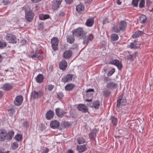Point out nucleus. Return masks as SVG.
Wrapping results in <instances>:
<instances>
[{
	"label": "nucleus",
	"instance_id": "31",
	"mask_svg": "<svg viewBox=\"0 0 153 153\" xmlns=\"http://www.w3.org/2000/svg\"><path fill=\"white\" fill-rule=\"evenodd\" d=\"M76 9L77 11L80 13L82 11L84 10V7L83 4H80L76 6Z\"/></svg>",
	"mask_w": 153,
	"mask_h": 153
},
{
	"label": "nucleus",
	"instance_id": "54",
	"mask_svg": "<svg viewBox=\"0 0 153 153\" xmlns=\"http://www.w3.org/2000/svg\"><path fill=\"white\" fill-rule=\"evenodd\" d=\"M41 0H31V1L33 3H36L38 2H39Z\"/></svg>",
	"mask_w": 153,
	"mask_h": 153
},
{
	"label": "nucleus",
	"instance_id": "45",
	"mask_svg": "<svg viewBox=\"0 0 153 153\" xmlns=\"http://www.w3.org/2000/svg\"><path fill=\"white\" fill-rule=\"evenodd\" d=\"M135 57L136 56L135 54H130L127 56V59L130 60H133Z\"/></svg>",
	"mask_w": 153,
	"mask_h": 153
},
{
	"label": "nucleus",
	"instance_id": "7",
	"mask_svg": "<svg viewBox=\"0 0 153 153\" xmlns=\"http://www.w3.org/2000/svg\"><path fill=\"white\" fill-rule=\"evenodd\" d=\"M51 42L53 49L54 51L58 49L59 40L57 37H54L51 40Z\"/></svg>",
	"mask_w": 153,
	"mask_h": 153
},
{
	"label": "nucleus",
	"instance_id": "33",
	"mask_svg": "<svg viewBox=\"0 0 153 153\" xmlns=\"http://www.w3.org/2000/svg\"><path fill=\"white\" fill-rule=\"evenodd\" d=\"M97 130L96 129H93L89 135L91 139H94L96 136Z\"/></svg>",
	"mask_w": 153,
	"mask_h": 153
},
{
	"label": "nucleus",
	"instance_id": "4",
	"mask_svg": "<svg viewBox=\"0 0 153 153\" xmlns=\"http://www.w3.org/2000/svg\"><path fill=\"white\" fill-rule=\"evenodd\" d=\"M123 96L121 95L118 97L117 100V107L124 106L126 104L127 100L124 98H123Z\"/></svg>",
	"mask_w": 153,
	"mask_h": 153
},
{
	"label": "nucleus",
	"instance_id": "6",
	"mask_svg": "<svg viewBox=\"0 0 153 153\" xmlns=\"http://www.w3.org/2000/svg\"><path fill=\"white\" fill-rule=\"evenodd\" d=\"M139 1V7L140 8H143L144 7L145 0H132V5L133 6L137 7L138 6V1Z\"/></svg>",
	"mask_w": 153,
	"mask_h": 153
},
{
	"label": "nucleus",
	"instance_id": "24",
	"mask_svg": "<svg viewBox=\"0 0 153 153\" xmlns=\"http://www.w3.org/2000/svg\"><path fill=\"white\" fill-rule=\"evenodd\" d=\"M72 55V52L70 50H68L65 52L63 54V58L67 59L71 57Z\"/></svg>",
	"mask_w": 153,
	"mask_h": 153
},
{
	"label": "nucleus",
	"instance_id": "62",
	"mask_svg": "<svg viewBox=\"0 0 153 153\" xmlns=\"http://www.w3.org/2000/svg\"><path fill=\"white\" fill-rule=\"evenodd\" d=\"M3 58L1 55H0V62H1Z\"/></svg>",
	"mask_w": 153,
	"mask_h": 153
},
{
	"label": "nucleus",
	"instance_id": "60",
	"mask_svg": "<svg viewBox=\"0 0 153 153\" xmlns=\"http://www.w3.org/2000/svg\"><path fill=\"white\" fill-rule=\"evenodd\" d=\"M85 101L88 102H90L92 101V99H86Z\"/></svg>",
	"mask_w": 153,
	"mask_h": 153
},
{
	"label": "nucleus",
	"instance_id": "34",
	"mask_svg": "<svg viewBox=\"0 0 153 153\" xmlns=\"http://www.w3.org/2000/svg\"><path fill=\"white\" fill-rule=\"evenodd\" d=\"M143 32L142 31L138 30L136 31L132 35V37L133 38L138 37L142 35L143 33Z\"/></svg>",
	"mask_w": 153,
	"mask_h": 153
},
{
	"label": "nucleus",
	"instance_id": "3",
	"mask_svg": "<svg viewBox=\"0 0 153 153\" xmlns=\"http://www.w3.org/2000/svg\"><path fill=\"white\" fill-rule=\"evenodd\" d=\"M25 18L26 20L28 22H31L34 16V14L32 11H30L29 7L25 9Z\"/></svg>",
	"mask_w": 153,
	"mask_h": 153
},
{
	"label": "nucleus",
	"instance_id": "11",
	"mask_svg": "<svg viewBox=\"0 0 153 153\" xmlns=\"http://www.w3.org/2000/svg\"><path fill=\"white\" fill-rule=\"evenodd\" d=\"M43 95L42 92L40 91H34L32 92L31 96L33 99L38 98L40 97Z\"/></svg>",
	"mask_w": 153,
	"mask_h": 153
},
{
	"label": "nucleus",
	"instance_id": "53",
	"mask_svg": "<svg viewBox=\"0 0 153 153\" xmlns=\"http://www.w3.org/2000/svg\"><path fill=\"white\" fill-rule=\"evenodd\" d=\"M94 90L92 88H89L88 89L86 92H94Z\"/></svg>",
	"mask_w": 153,
	"mask_h": 153
},
{
	"label": "nucleus",
	"instance_id": "42",
	"mask_svg": "<svg viewBox=\"0 0 153 153\" xmlns=\"http://www.w3.org/2000/svg\"><path fill=\"white\" fill-rule=\"evenodd\" d=\"M15 107L11 108L9 109L8 111L9 114H10V115H12L13 114H14V113L15 112Z\"/></svg>",
	"mask_w": 153,
	"mask_h": 153
},
{
	"label": "nucleus",
	"instance_id": "17",
	"mask_svg": "<svg viewBox=\"0 0 153 153\" xmlns=\"http://www.w3.org/2000/svg\"><path fill=\"white\" fill-rule=\"evenodd\" d=\"M67 66V62L64 59H62L59 63V68L62 70L65 69Z\"/></svg>",
	"mask_w": 153,
	"mask_h": 153
},
{
	"label": "nucleus",
	"instance_id": "29",
	"mask_svg": "<svg viewBox=\"0 0 153 153\" xmlns=\"http://www.w3.org/2000/svg\"><path fill=\"white\" fill-rule=\"evenodd\" d=\"M74 85L72 83H70L67 85L65 87L66 90L70 91L72 90L74 87Z\"/></svg>",
	"mask_w": 153,
	"mask_h": 153
},
{
	"label": "nucleus",
	"instance_id": "37",
	"mask_svg": "<svg viewBox=\"0 0 153 153\" xmlns=\"http://www.w3.org/2000/svg\"><path fill=\"white\" fill-rule=\"evenodd\" d=\"M110 120L113 125L116 126L117 125V118L115 117L114 116H112L110 118Z\"/></svg>",
	"mask_w": 153,
	"mask_h": 153
},
{
	"label": "nucleus",
	"instance_id": "64",
	"mask_svg": "<svg viewBox=\"0 0 153 153\" xmlns=\"http://www.w3.org/2000/svg\"><path fill=\"white\" fill-rule=\"evenodd\" d=\"M52 67H50V68H49V70H51V71L52 70Z\"/></svg>",
	"mask_w": 153,
	"mask_h": 153
},
{
	"label": "nucleus",
	"instance_id": "18",
	"mask_svg": "<svg viewBox=\"0 0 153 153\" xmlns=\"http://www.w3.org/2000/svg\"><path fill=\"white\" fill-rule=\"evenodd\" d=\"M7 135V133L5 130H0V141H3L4 140Z\"/></svg>",
	"mask_w": 153,
	"mask_h": 153
},
{
	"label": "nucleus",
	"instance_id": "14",
	"mask_svg": "<svg viewBox=\"0 0 153 153\" xmlns=\"http://www.w3.org/2000/svg\"><path fill=\"white\" fill-rule=\"evenodd\" d=\"M86 37L85 38L83 41V43L84 45H86L90 41H91L94 38V36L92 34H88Z\"/></svg>",
	"mask_w": 153,
	"mask_h": 153
},
{
	"label": "nucleus",
	"instance_id": "63",
	"mask_svg": "<svg viewBox=\"0 0 153 153\" xmlns=\"http://www.w3.org/2000/svg\"><path fill=\"white\" fill-rule=\"evenodd\" d=\"M108 79L107 78H105V79H104V80L105 81H107V80Z\"/></svg>",
	"mask_w": 153,
	"mask_h": 153
},
{
	"label": "nucleus",
	"instance_id": "35",
	"mask_svg": "<svg viewBox=\"0 0 153 153\" xmlns=\"http://www.w3.org/2000/svg\"><path fill=\"white\" fill-rule=\"evenodd\" d=\"M137 44H136V41H134L133 42H131L130 45L128 46V48L131 49L137 48L138 47L137 46Z\"/></svg>",
	"mask_w": 153,
	"mask_h": 153
},
{
	"label": "nucleus",
	"instance_id": "1",
	"mask_svg": "<svg viewBox=\"0 0 153 153\" xmlns=\"http://www.w3.org/2000/svg\"><path fill=\"white\" fill-rule=\"evenodd\" d=\"M127 26V24L124 20L121 21L117 25H115L112 27V31L116 33H120L121 31H124Z\"/></svg>",
	"mask_w": 153,
	"mask_h": 153
},
{
	"label": "nucleus",
	"instance_id": "20",
	"mask_svg": "<svg viewBox=\"0 0 153 153\" xmlns=\"http://www.w3.org/2000/svg\"><path fill=\"white\" fill-rule=\"evenodd\" d=\"M44 77L42 74H39L35 77V79L37 82L40 83L43 81Z\"/></svg>",
	"mask_w": 153,
	"mask_h": 153
},
{
	"label": "nucleus",
	"instance_id": "15",
	"mask_svg": "<svg viewBox=\"0 0 153 153\" xmlns=\"http://www.w3.org/2000/svg\"><path fill=\"white\" fill-rule=\"evenodd\" d=\"M73 78L72 75L68 74L65 76L61 80V81L65 83L66 82H70L71 81Z\"/></svg>",
	"mask_w": 153,
	"mask_h": 153
},
{
	"label": "nucleus",
	"instance_id": "57",
	"mask_svg": "<svg viewBox=\"0 0 153 153\" xmlns=\"http://www.w3.org/2000/svg\"><path fill=\"white\" fill-rule=\"evenodd\" d=\"M120 0H117V3L118 5H120L121 4V2L120 1Z\"/></svg>",
	"mask_w": 153,
	"mask_h": 153
},
{
	"label": "nucleus",
	"instance_id": "39",
	"mask_svg": "<svg viewBox=\"0 0 153 153\" xmlns=\"http://www.w3.org/2000/svg\"><path fill=\"white\" fill-rule=\"evenodd\" d=\"M111 39L113 41H116L119 39L118 35L115 33H113L111 35Z\"/></svg>",
	"mask_w": 153,
	"mask_h": 153
},
{
	"label": "nucleus",
	"instance_id": "41",
	"mask_svg": "<svg viewBox=\"0 0 153 153\" xmlns=\"http://www.w3.org/2000/svg\"><path fill=\"white\" fill-rule=\"evenodd\" d=\"M18 144L17 142H14L11 145V147L13 150H15L18 148Z\"/></svg>",
	"mask_w": 153,
	"mask_h": 153
},
{
	"label": "nucleus",
	"instance_id": "55",
	"mask_svg": "<svg viewBox=\"0 0 153 153\" xmlns=\"http://www.w3.org/2000/svg\"><path fill=\"white\" fill-rule=\"evenodd\" d=\"M9 152V151H7L6 152H3L2 150V149H1L0 148V153H8Z\"/></svg>",
	"mask_w": 153,
	"mask_h": 153
},
{
	"label": "nucleus",
	"instance_id": "22",
	"mask_svg": "<svg viewBox=\"0 0 153 153\" xmlns=\"http://www.w3.org/2000/svg\"><path fill=\"white\" fill-rule=\"evenodd\" d=\"M59 122L56 120H53L50 123L51 127L53 129L57 128L59 126Z\"/></svg>",
	"mask_w": 153,
	"mask_h": 153
},
{
	"label": "nucleus",
	"instance_id": "19",
	"mask_svg": "<svg viewBox=\"0 0 153 153\" xmlns=\"http://www.w3.org/2000/svg\"><path fill=\"white\" fill-rule=\"evenodd\" d=\"M54 113L51 110L48 111L46 114V118L48 120L52 119L53 117Z\"/></svg>",
	"mask_w": 153,
	"mask_h": 153
},
{
	"label": "nucleus",
	"instance_id": "44",
	"mask_svg": "<svg viewBox=\"0 0 153 153\" xmlns=\"http://www.w3.org/2000/svg\"><path fill=\"white\" fill-rule=\"evenodd\" d=\"M7 43L5 42L0 41V48H2L6 46Z\"/></svg>",
	"mask_w": 153,
	"mask_h": 153
},
{
	"label": "nucleus",
	"instance_id": "56",
	"mask_svg": "<svg viewBox=\"0 0 153 153\" xmlns=\"http://www.w3.org/2000/svg\"><path fill=\"white\" fill-rule=\"evenodd\" d=\"M65 14V13H64L63 12H61L59 14V15L60 16H64Z\"/></svg>",
	"mask_w": 153,
	"mask_h": 153
},
{
	"label": "nucleus",
	"instance_id": "40",
	"mask_svg": "<svg viewBox=\"0 0 153 153\" xmlns=\"http://www.w3.org/2000/svg\"><path fill=\"white\" fill-rule=\"evenodd\" d=\"M77 143L79 144H82L85 142V140L82 137H79L77 139Z\"/></svg>",
	"mask_w": 153,
	"mask_h": 153
},
{
	"label": "nucleus",
	"instance_id": "2",
	"mask_svg": "<svg viewBox=\"0 0 153 153\" xmlns=\"http://www.w3.org/2000/svg\"><path fill=\"white\" fill-rule=\"evenodd\" d=\"M73 35L79 39H82L86 36V32L82 27H78L72 30Z\"/></svg>",
	"mask_w": 153,
	"mask_h": 153
},
{
	"label": "nucleus",
	"instance_id": "51",
	"mask_svg": "<svg viewBox=\"0 0 153 153\" xmlns=\"http://www.w3.org/2000/svg\"><path fill=\"white\" fill-rule=\"evenodd\" d=\"M65 1L66 3L70 4L72 2L73 0H65Z\"/></svg>",
	"mask_w": 153,
	"mask_h": 153
},
{
	"label": "nucleus",
	"instance_id": "30",
	"mask_svg": "<svg viewBox=\"0 0 153 153\" xmlns=\"http://www.w3.org/2000/svg\"><path fill=\"white\" fill-rule=\"evenodd\" d=\"M14 135V132L13 131H9L8 134H7V139L8 140H11L12 137Z\"/></svg>",
	"mask_w": 153,
	"mask_h": 153
},
{
	"label": "nucleus",
	"instance_id": "32",
	"mask_svg": "<svg viewBox=\"0 0 153 153\" xmlns=\"http://www.w3.org/2000/svg\"><path fill=\"white\" fill-rule=\"evenodd\" d=\"M50 16L48 14H42L39 15V17L40 20H44L49 18Z\"/></svg>",
	"mask_w": 153,
	"mask_h": 153
},
{
	"label": "nucleus",
	"instance_id": "43",
	"mask_svg": "<svg viewBox=\"0 0 153 153\" xmlns=\"http://www.w3.org/2000/svg\"><path fill=\"white\" fill-rule=\"evenodd\" d=\"M15 139L17 141H19L22 139V136L21 134H17L15 136Z\"/></svg>",
	"mask_w": 153,
	"mask_h": 153
},
{
	"label": "nucleus",
	"instance_id": "27",
	"mask_svg": "<svg viewBox=\"0 0 153 153\" xmlns=\"http://www.w3.org/2000/svg\"><path fill=\"white\" fill-rule=\"evenodd\" d=\"M74 36L73 35H69L67 36V41L69 43H73L75 40V39L74 37Z\"/></svg>",
	"mask_w": 153,
	"mask_h": 153
},
{
	"label": "nucleus",
	"instance_id": "9",
	"mask_svg": "<svg viewBox=\"0 0 153 153\" xmlns=\"http://www.w3.org/2000/svg\"><path fill=\"white\" fill-rule=\"evenodd\" d=\"M62 0H53L52 4V8L53 9L57 10L59 7Z\"/></svg>",
	"mask_w": 153,
	"mask_h": 153
},
{
	"label": "nucleus",
	"instance_id": "13",
	"mask_svg": "<svg viewBox=\"0 0 153 153\" xmlns=\"http://www.w3.org/2000/svg\"><path fill=\"white\" fill-rule=\"evenodd\" d=\"M55 112L57 116L60 117H63V116L66 113V112L63 111L62 109L58 108L55 109Z\"/></svg>",
	"mask_w": 153,
	"mask_h": 153
},
{
	"label": "nucleus",
	"instance_id": "52",
	"mask_svg": "<svg viewBox=\"0 0 153 153\" xmlns=\"http://www.w3.org/2000/svg\"><path fill=\"white\" fill-rule=\"evenodd\" d=\"M107 22H108V19L107 18H104L103 21V24H106Z\"/></svg>",
	"mask_w": 153,
	"mask_h": 153
},
{
	"label": "nucleus",
	"instance_id": "5",
	"mask_svg": "<svg viewBox=\"0 0 153 153\" xmlns=\"http://www.w3.org/2000/svg\"><path fill=\"white\" fill-rule=\"evenodd\" d=\"M5 39L9 43L15 44L17 42L16 38L15 36L13 35L7 34L5 36Z\"/></svg>",
	"mask_w": 153,
	"mask_h": 153
},
{
	"label": "nucleus",
	"instance_id": "49",
	"mask_svg": "<svg viewBox=\"0 0 153 153\" xmlns=\"http://www.w3.org/2000/svg\"><path fill=\"white\" fill-rule=\"evenodd\" d=\"M103 94L105 96H108L110 93V92L108 90L104 91H103Z\"/></svg>",
	"mask_w": 153,
	"mask_h": 153
},
{
	"label": "nucleus",
	"instance_id": "26",
	"mask_svg": "<svg viewBox=\"0 0 153 153\" xmlns=\"http://www.w3.org/2000/svg\"><path fill=\"white\" fill-rule=\"evenodd\" d=\"M13 87L12 84L9 83H5L3 85L2 88L4 90L7 91L11 89Z\"/></svg>",
	"mask_w": 153,
	"mask_h": 153
},
{
	"label": "nucleus",
	"instance_id": "23",
	"mask_svg": "<svg viewBox=\"0 0 153 153\" xmlns=\"http://www.w3.org/2000/svg\"><path fill=\"white\" fill-rule=\"evenodd\" d=\"M86 147L85 145H77V149L79 153H82L86 150Z\"/></svg>",
	"mask_w": 153,
	"mask_h": 153
},
{
	"label": "nucleus",
	"instance_id": "48",
	"mask_svg": "<svg viewBox=\"0 0 153 153\" xmlns=\"http://www.w3.org/2000/svg\"><path fill=\"white\" fill-rule=\"evenodd\" d=\"M48 151V149L46 148H44L42 149V151L41 153H47Z\"/></svg>",
	"mask_w": 153,
	"mask_h": 153
},
{
	"label": "nucleus",
	"instance_id": "59",
	"mask_svg": "<svg viewBox=\"0 0 153 153\" xmlns=\"http://www.w3.org/2000/svg\"><path fill=\"white\" fill-rule=\"evenodd\" d=\"M67 153H74V152L72 150H70L68 151Z\"/></svg>",
	"mask_w": 153,
	"mask_h": 153
},
{
	"label": "nucleus",
	"instance_id": "47",
	"mask_svg": "<svg viewBox=\"0 0 153 153\" xmlns=\"http://www.w3.org/2000/svg\"><path fill=\"white\" fill-rule=\"evenodd\" d=\"M114 72L115 69L113 68L107 74V75L108 76H111L113 74Z\"/></svg>",
	"mask_w": 153,
	"mask_h": 153
},
{
	"label": "nucleus",
	"instance_id": "38",
	"mask_svg": "<svg viewBox=\"0 0 153 153\" xmlns=\"http://www.w3.org/2000/svg\"><path fill=\"white\" fill-rule=\"evenodd\" d=\"M99 105L100 104L98 101H96L93 103L92 107L95 109H97L99 108Z\"/></svg>",
	"mask_w": 153,
	"mask_h": 153
},
{
	"label": "nucleus",
	"instance_id": "61",
	"mask_svg": "<svg viewBox=\"0 0 153 153\" xmlns=\"http://www.w3.org/2000/svg\"><path fill=\"white\" fill-rule=\"evenodd\" d=\"M3 95V92L0 91V97H1Z\"/></svg>",
	"mask_w": 153,
	"mask_h": 153
},
{
	"label": "nucleus",
	"instance_id": "21",
	"mask_svg": "<svg viewBox=\"0 0 153 153\" xmlns=\"http://www.w3.org/2000/svg\"><path fill=\"white\" fill-rule=\"evenodd\" d=\"M94 18H90L88 19L85 23L86 25L88 27H91L94 24Z\"/></svg>",
	"mask_w": 153,
	"mask_h": 153
},
{
	"label": "nucleus",
	"instance_id": "10",
	"mask_svg": "<svg viewBox=\"0 0 153 153\" xmlns=\"http://www.w3.org/2000/svg\"><path fill=\"white\" fill-rule=\"evenodd\" d=\"M31 52V53L29 55L30 57L33 59L35 58H37L38 59L40 60L42 59L43 57L42 56L40 55V53L39 51L38 50L36 51L35 53L33 54Z\"/></svg>",
	"mask_w": 153,
	"mask_h": 153
},
{
	"label": "nucleus",
	"instance_id": "50",
	"mask_svg": "<svg viewBox=\"0 0 153 153\" xmlns=\"http://www.w3.org/2000/svg\"><path fill=\"white\" fill-rule=\"evenodd\" d=\"M11 0H3V2L4 4L6 5L9 3Z\"/></svg>",
	"mask_w": 153,
	"mask_h": 153
},
{
	"label": "nucleus",
	"instance_id": "58",
	"mask_svg": "<svg viewBox=\"0 0 153 153\" xmlns=\"http://www.w3.org/2000/svg\"><path fill=\"white\" fill-rule=\"evenodd\" d=\"M13 71V69L12 68H10L9 69V70H7V71H10V72H12V71Z\"/></svg>",
	"mask_w": 153,
	"mask_h": 153
},
{
	"label": "nucleus",
	"instance_id": "16",
	"mask_svg": "<svg viewBox=\"0 0 153 153\" xmlns=\"http://www.w3.org/2000/svg\"><path fill=\"white\" fill-rule=\"evenodd\" d=\"M77 109L82 112L85 113L88 111L87 107L84 104H79L77 107Z\"/></svg>",
	"mask_w": 153,
	"mask_h": 153
},
{
	"label": "nucleus",
	"instance_id": "36",
	"mask_svg": "<svg viewBox=\"0 0 153 153\" xmlns=\"http://www.w3.org/2000/svg\"><path fill=\"white\" fill-rule=\"evenodd\" d=\"M146 19L147 18L146 16L142 15L140 17V22L141 23H144L145 22Z\"/></svg>",
	"mask_w": 153,
	"mask_h": 153
},
{
	"label": "nucleus",
	"instance_id": "46",
	"mask_svg": "<svg viewBox=\"0 0 153 153\" xmlns=\"http://www.w3.org/2000/svg\"><path fill=\"white\" fill-rule=\"evenodd\" d=\"M58 98L60 100L64 96L63 94V93L62 92H59L57 94Z\"/></svg>",
	"mask_w": 153,
	"mask_h": 153
},
{
	"label": "nucleus",
	"instance_id": "25",
	"mask_svg": "<svg viewBox=\"0 0 153 153\" xmlns=\"http://www.w3.org/2000/svg\"><path fill=\"white\" fill-rule=\"evenodd\" d=\"M117 84L115 82H110L107 83L106 84V87L108 88H116Z\"/></svg>",
	"mask_w": 153,
	"mask_h": 153
},
{
	"label": "nucleus",
	"instance_id": "8",
	"mask_svg": "<svg viewBox=\"0 0 153 153\" xmlns=\"http://www.w3.org/2000/svg\"><path fill=\"white\" fill-rule=\"evenodd\" d=\"M109 63L111 64L116 65L119 70H121L122 68V65L121 62L117 59L111 60Z\"/></svg>",
	"mask_w": 153,
	"mask_h": 153
},
{
	"label": "nucleus",
	"instance_id": "28",
	"mask_svg": "<svg viewBox=\"0 0 153 153\" xmlns=\"http://www.w3.org/2000/svg\"><path fill=\"white\" fill-rule=\"evenodd\" d=\"M54 86L50 84H47L45 86V90L47 91H51L53 88Z\"/></svg>",
	"mask_w": 153,
	"mask_h": 153
},
{
	"label": "nucleus",
	"instance_id": "12",
	"mask_svg": "<svg viewBox=\"0 0 153 153\" xmlns=\"http://www.w3.org/2000/svg\"><path fill=\"white\" fill-rule=\"evenodd\" d=\"M23 98L21 96H17L14 101V104L16 106L20 105L22 102Z\"/></svg>",
	"mask_w": 153,
	"mask_h": 153
}]
</instances>
